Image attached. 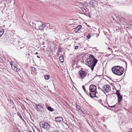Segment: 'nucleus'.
<instances>
[{
    "instance_id": "nucleus-1",
    "label": "nucleus",
    "mask_w": 132,
    "mask_h": 132,
    "mask_svg": "<svg viewBox=\"0 0 132 132\" xmlns=\"http://www.w3.org/2000/svg\"><path fill=\"white\" fill-rule=\"evenodd\" d=\"M98 61V60L93 55H90L89 58L86 59L85 62L90 67L91 70L93 71Z\"/></svg>"
},
{
    "instance_id": "nucleus-2",
    "label": "nucleus",
    "mask_w": 132,
    "mask_h": 132,
    "mask_svg": "<svg viewBox=\"0 0 132 132\" xmlns=\"http://www.w3.org/2000/svg\"><path fill=\"white\" fill-rule=\"evenodd\" d=\"M124 68L119 66H115L112 68V71L113 73L118 76H121L123 73L124 71Z\"/></svg>"
},
{
    "instance_id": "nucleus-3",
    "label": "nucleus",
    "mask_w": 132,
    "mask_h": 132,
    "mask_svg": "<svg viewBox=\"0 0 132 132\" xmlns=\"http://www.w3.org/2000/svg\"><path fill=\"white\" fill-rule=\"evenodd\" d=\"M96 87L94 85L92 84L89 87V95L92 97H98V93L96 91Z\"/></svg>"
},
{
    "instance_id": "nucleus-4",
    "label": "nucleus",
    "mask_w": 132,
    "mask_h": 132,
    "mask_svg": "<svg viewBox=\"0 0 132 132\" xmlns=\"http://www.w3.org/2000/svg\"><path fill=\"white\" fill-rule=\"evenodd\" d=\"M50 26V24L49 23H46V24L43 23L41 21H37L35 24V28H37V29L42 30H43L44 28L46 26L48 27V26Z\"/></svg>"
},
{
    "instance_id": "nucleus-5",
    "label": "nucleus",
    "mask_w": 132,
    "mask_h": 132,
    "mask_svg": "<svg viewBox=\"0 0 132 132\" xmlns=\"http://www.w3.org/2000/svg\"><path fill=\"white\" fill-rule=\"evenodd\" d=\"M41 128H44L47 130L49 129V126L48 123L45 122H41L39 124Z\"/></svg>"
},
{
    "instance_id": "nucleus-6",
    "label": "nucleus",
    "mask_w": 132,
    "mask_h": 132,
    "mask_svg": "<svg viewBox=\"0 0 132 132\" xmlns=\"http://www.w3.org/2000/svg\"><path fill=\"white\" fill-rule=\"evenodd\" d=\"M79 77L81 79H84L86 76L87 73L84 71L80 70L79 72Z\"/></svg>"
},
{
    "instance_id": "nucleus-7",
    "label": "nucleus",
    "mask_w": 132,
    "mask_h": 132,
    "mask_svg": "<svg viewBox=\"0 0 132 132\" xmlns=\"http://www.w3.org/2000/svg\"><path fill=\"white\" fill-rule=\"evenodd\" d=\"M110 89L111 87L109 85H106L102 87V90L103 91H105L106 92H108Z\"/></svg>"
},
{
    "instance_id": "nucleus-8",
    "label": "nucleus",
    "mask_w": 132,
    "mask_h": 132,
    "mask_svg": "<svg viewBox=\"0 0 132 132\" xmlns=\"http://www.w3.org/2000/svg\"><path fill=\"white\" fill-rule=\"evenodd\" d=\"M34 104L35 105L38 111L42 112L43 110V106L39 104H37L36 103H34Z\"/></svg>"
},
{
    "instance_id": "nucleus-9",
    "label": "nucleus",
    "mask_w": 132,
    "mask_h": 132,
    "mask_svg": "<svg viewBox=\"0 0 132 132\" xmlns=\"http://www.w3.org/2000/svg\"><path fill=\"white\" fill-rule=\"evenodd\" d=\"M11 67L12 69L15 72L19 71L20 70V69L17 68V65L16 64H15L14 65H13L11 64Z\"/></svg>"
},
{
    "instance_id": "nucleus-10",
    "label": "nucleus",
    "mask_w": 132,
    "mask_h": 132,
    "mask_svg": "<svg viewBox=\"0 0 132 132\" xmlns=\"http://www.w3.org/2000/svg\"><path fill=\"white\" fill-rule=\"evenodd\" d=\"M82 26L81 25H79L76 27L74 31L75 33L78 32L79 31L82 32L81 30L82 29Z\"/></svg>"
},
{
    "instance_id": "nucleus-11",
    "label": "nucleus",
    "mask_w": 132,
    "mask_h": 132,
    "mask_svg": "<svg viewBox=\"0 0 132 132\" xmlns=\"http://www.w3.org/2000/svg\"><path fill=\"white\" fill-rule=\"evenodd\" d=\"M117 97L118 98V103H117V104L118 105H119L120 104L121 101L122 100V96L120 95H119L117 96Z\"/></svg>"
},
{
    "instance_id": "nucleus-12",
    "label": "nucleus",
    "mask_w": 132,
    "mask_h": 132,
    "mask_svg": "<svg viewBox=\"0 0 132 132\" xmlns=\"http://www.w3.org/2000/svg\"><path fill=\"white\" fill-rule=\"evenodd\" d=\"M56 121L57 122H61L63 121V119L61 117H59L55 118Z\"/></svg>"
},
{
    "instance_id": "nucleus-13",
    "label": "nucleus",
    "mask_w": 132,
    "mask_h": 132,
    "mask_svg": "<svg viewBox=\"0 0 132 132\" xmlns=\"http://www.w3.org/2000/svg\"><path fill=\"white\" fill-rule=\"evenodd\" d=\"M96 3L95 0H92L90 2V4L93 6H95Z\"/></svg>"
},
{
    "instance_id": "nucleus-14",
    "label": "nucleus",
    "mask_w": 132,
    "mask_h": 132,
    "mask_svg": "<svg viewBox=\"0 0 132 132\" xmlns=\"http://www.w3.org/2000/svg\"><path fill=\"white\" fill-rule=\"evenodd\" d=\"M76 107L77 109V110L79 111V112H80L79 111H80L82 112L83 114H84V112L82 111L81 110V108L78 105H76Z\"/></svg>"
},
{
    "instance_id": "nucleus-15",
    "label": "nucleus",
    "mask_w": 132,
    "mask_h": 132,
    "mask_svg": "<svg viewBox=\"0 0 132 132\" xmlns=\"http://www.w3.org/2000/svg\"><path fill=\"white\" fill-rule=\"evenodd\" d=\"M47 105H46V107L47 108V109L50 111H51V112H52L54 111V110L53 109V108H52L50 106H47Z\"/></svg>"
},
{
    "instance_id": "nucleus-16",
    "label": "nucleus",
    "mask_w": 132,
    "mask_h": 132,
    "mask_svg": "<svg viewBox=\"0 0 132 132\" xmlns=\"http://www.w3.org/2000/svg\"><path fill=\"white\" fill-rule=\"evenodd\" d=\"M4 33V30L2 29H0V37H1Z\"/></svg>"
},
{
    "instance_id": "nucleus-17",
    "label": "nucleus",
    "mask_w": 132,
    "mask_h": 132,
    "mask_svg": "<svg viewBox=\"0 0 132 132\" xmlns=\"http://www.w3.org/2000/svg\"><path fill=\"white\" fill-rule=\"evenodd\" d=\"M44 77L45 79L47 80H48L50 78V76L48 75H46L44 76Z\"/></svg>"
},
{
    "instance_id": "nucleus-18",
    "label": "nucleus",
    "mask_w": 132,
    "mask_h": 132,
    "mask_svg": "<svg viewBox=\"0 0 132 132\" xmlns=\"http://www.w3.org/2000/svg\"><path fill=\"white\" fill-rule=\"evenodd\" d=\"M59 59L60 61L62 62H63L64 61L63 58L62 56H60L59 57Z\"/></svg>"
},
{
    "instance_id": "nucleus-19",
    "label": "nucleus",
    "mask_w": 132,
    "mask_h": 132,
    "mask_svg": "<svg viewBox=\"0 0 132 132\" xmlns=\"http://www.w3.org/2000/svg\"><path fill=\"white\" fill-rule=\"evenodd\" d=\"M116 94L117 96L119 95H120V93L119 92V90H117L116 91Z\"/></svg>"
},
{
    "instance_id": "nucleus-20",
    "label": "nucleus",
    "mask_w": 132,
    "mask_h": 132,
    "mask_svg": "<svg viewBox=\"0 0 132 132\" xmlns=\"http://www.w3.org/2000/svg\"><path fill=\"white\" fill-rule=\"evenodd\" d=\"M91 35L90 34H89L86 36L87 38L88 39H89L91 37Z\"/></svg>"
},
{
    "instance_id": "nucleus-21",
    "label": "nucleus",
    "mask_w": 132,
    "mask_h": 132,
    "mask_svg": "<svg viewBox=\"0 0 132 132\" xmlns=\"http://www.w3.org/2000/svg\"><path fill=\"white\" fill-rule=\"evenodd\" d=\"M82 11L84 12H86V10L84 8H82L81 9Z\"/></svg>"
},
{
    "instance_id": "nucleus-22",
    "label": "nucleus",
    "mask_w": 132,
    "mask_h": 132,
    "mask_svg": "<svg viewBox=\"0 0 132 132\" xmlns=\"http://www.w3.org/2000/svg\"><path fill=\"white\" fill-rule=\"evenodd\" d=\"M85 92L87 94V95H88L89 94V93L88 92V91L86 89L85 90H84Z\"/></svg>"
},
{
    "instance_id": "nucleus-23",
    "label": "nucleus",
    "mask_w": 132,
    "mask_h": 132,
    "mask_svg": "<svg viewBox=\"0 0 132 132\" xmlns=\"http://www.w3.org/2000/svg\"><path fill=\"white\" fill-rule=\"evenodd\" d=\"M82 88L84 90H85L86 89H85V86L84 85L82 86Z\"/></svg>"
},
{
    "instance_id": "nucleus-24",
    "label": "nucleus",
    "mask_w": 132,
    "mask_h": 132,
    "mask_svg": "<svg viewBox=\"0 0 132 132\" xmlns=\"http://www.w3.org/2000/svg\"><path fill=\"white\" fill-rule=\"evenodd\" d=\"M78 48V47L77 46H75V49H77Z\"/></svg>"
},
{
    "instance_id": "nucleus-25",
    "label": "nucleus",
    "mask_w": 132,
    "mask_h": 132,
    "mask_svg": "<svg viewBox=\"0 0 132 132\" xmlns=\"http://www.w3.org/2000/svg\"><path fill=\"white\" fill-rule=\"evenodd\" d=\"M108 49H110V50H112V48L111 47H109L108 48Z\"/></svg>"
},
{
    "instance_id": "nucleus-26",
    "label": "nucleus",
    "mask_w": 132,
    "mask_h": 132,
    "mask_svg": "<svg viewBox=\"0 0 132 132\" xmlns=\"http://www.w3.org/2000/svg\"><path fill=\"white\" fill-rule=\"evenodd\" d=\"M129 130H130V132H131V131H132V128L129 129Z\"/></svg>"
},
{
    "instance_id": "nucleus-27",
    "label": "nucleus",
    "mask_w": 132,
    "mask_h": 132,
    "mask_svg": "<svg viewBox=\"0 0 132 132\" xmlns=\"http://www.w3.org/2000/svg\"><path fill=\"white\" fill-rule=\"evenodd\" d=\"M53 132H59L55 130L53 131Z\"/></svg>"
},
{
    "instance_id": "nucleus-28",
    "label": "nucleus",
    "mask_w": 132,
    "mask_h": 132,
    "mask_svg": "<svg viewBox=\"0 0 132 132\" xmlns=\"http://www.w3.org/2000/svg\"><path fill=\"white\" fill-rule=\"evenodd\" d=\"M49 29H52V28L51 27H49Z\"/></svg>"
},
{
    "instance_id": "nucleus-29",
    "label": "nucleus",
    "mask_w": 132,
    "mask_h": 132,
    "mask_svg": "<svg viewBox=\"0 0 132 132\" xmlns=\"http://www.w3.org/2000/svg\"><path fill=\"white\" fill-rule=\"evenodd\" d=\"M37 57H38V58H40L39 56H38V55L37 56Z\"/></svg>"
},
{
    "instance_id": "nucleus-30",
    "label": "nucleus",
    "mask_w": 132,
    "mask_h": 132,
    "mask_svg": "<svg viewBox=\"0 0 132 132\" xmlns=\"http://www.w3.org/2000/svg\"><path fill=\"white\" fill-rule=\"evenodd\" d=\"M36 54H38V53L37 52H36Z\"/></svg>"
},
{
    "instance_id": "nucleus-31",
    "label": "nucleus",
    "mask_w": 132,
    "mask_h": 132,
    "mask_svg": "<svg viewBox=\"0 0 132 132\" xmlns=\"http://www.w3.org/2000/svg\"><path fill=\"white\" fill-rule=\"evenodd\" d=\"M114 106H111V107H112V108H114Z\"/></svg>"
},
{
    "instance_id": "nucleus-32",
    "label": "nucleus",
    "mask_w": 132,
    "mask_h": 132,
    "mask_svg": "<svg viewBox=\"0 0 132 132\" xmlns=\"http://www.w3.org/2000/svg\"><path fill=\"white\" fill-rule=\"evenodd\" d=\"M20 118H22V117H21V116Z\"/></svg>"
},
{
    "instance_id": "nucleus-33",
    "label": "nucleus",
    "mask_w": 132,
    "mask_h": 132,
    "mask_svg": "<svg viewBox=\"0 0 132 132\" xmlns=\"http://www.w3.org/2000/svg\"><path fill=\"white\" fill-rule=\"evenodd\" d=\"M19 132H21L20 131Z\"/></svg>"
},
{
    "instance_id": "nucleus-34",
    "label": "nucleus",
    "mask_w": 132,
    "mask_h": 132,
    "mask_svg": "<svg viewBox=\"0 0 132 132\" xmlns=\"http://www.w3.org/2000/svg\"><path fill=\"white\" fill-rule=\"evenodd\" d=\"M22 48V47H21V48Z\"/></svg>"
}]
</instances>
